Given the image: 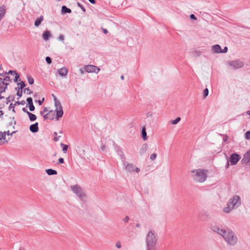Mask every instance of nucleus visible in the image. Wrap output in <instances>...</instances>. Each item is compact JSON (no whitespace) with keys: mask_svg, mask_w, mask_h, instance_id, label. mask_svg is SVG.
<instances>
[{"mask_svg":"<svg viewBox=\"0 0 250 250\" xmlns=\"http://www.w3.org/2000/svg\"><path fill=\"white\" fill-rule=\"evenodd\" d=\"M240 205V197L238 195H234L229 200L227 207L224 208L223 211L226 213H229L233 209L238 207Z\"/></svg>","mask_w":250,"mask_h":250,"instance_id":"obj_1","label":"nucleus"},{"mask_svg":"<svg viewBox=\"0 0 250 250\" xmlns=\"http://www.w3.org/2000/svg\"><path fill=\"white\" fill-rule=\"evenodd\" d=\"M207 172L208 170L204 169H198L192 171V173H195L194 175H193L194 179L200 183L206 181L207 178Z\"/></svg>","mask_w":250,"mask_h":250,"instance_id":"obj_2","label":"nucleus"},{"mask_svg":"<svg viewBox=\"0 0 250 250\" xmlns=\"http://www.w3.org/2000/svg\"><path fill=\"white\" fill-rule=\"evenodd\" d=\"M147 247H155L157 241V234L154 230H150L147 233L146 239Z\"/></svg>","mask_w":250,"mask_h":250,"instance_id":"obj_3","label":"nucleus"},{"mask_svg":"<svg viewBox=\"0 0 250 250\" xmlns=\"http://www.w3.org/2000/svg\"><path fill=\"white\" fill-rule=\"evenodd\" d=\"M226 241L230 245L234 246L237 242V238L232 230H228L223 237Z\"/></svg>","mask_w":250,"mask_h":250,"instance_id":"obj_4","label":"nucleus"},{"mask_svg":"<svg viewBox=\"0 0 250 250\" xmlns=\"http://www.w3.org/2000/svg\"><path fill=\"white\" fill-rule=\"evenodd\" d=\"M71 190L79 197L81 201H84L85 200L86 195L80 186L76 185L71 187Z\"/></svg>","mask_w":250,"mask_h":250,"instance_id":"obj_5","label":"nucleus"},{"mask_svg":"<svg viewBox=\"0 0 250 250\" xmlns=\"http://www.w3.org/2000/svg\"><path fill=\"white\" fill-rule=\"evenodd\" d=\"M54 104L56 107L55 110L56 113L55 118L56 120H59L60 118L62 117L63 114L62 107L60 101L56 102V104Z\"/></svg>","mask_w":250,"mask_h":250,"instance_id":"obj_6","label":"nucleus"},{"mask_svg":"<svg viewBox=\"0 0 250 250\" xmlns=\"http://www.w3.org/2000/svg\"><path fill=\"white\" fill-rule=\"evenodd\" d=\"M54 104L56 107L55 110L56 113L55 118L56 120H59L60 118L62 117L63 114L62 107L60 101L56 102V104Z\"/></svg>","mask_w":250,"mask_h":250,"instance_id":"obj_7","label":"nucleus"},{"mask_svg":"<svg viewBox=\"0 0 250 250\" xmlns=\"http://www.w3.org/2000/svg\"><path fill=\"white\" fill-rule=\"evenodd\" d=\"M228 64L232 67L234 69H238L244 66V63L240 60H236L228 62Z\"/></svg>","mask_w":250,"mask_h":250,"instance_id":"obj_8","label":"nucleus"},{"mask_svg":"<svg viewBox=\"0 0 250 250\" xmlns=\"http://www.w3.org/2000/svg\"><path fill=\"white\" fill-rule=\"evenodd\" d=\"M84 70L88 73H98L100 71V69L95 65L88 64L84 66Z\"/></svg>","mask_w":250,"mask_h":250,"instance_id":"obj_9","label":"nucleus"},{"mask_svg":"<svg viewBox=\"0 0 250 250\" xmlns=\"http://www.w3.org/2000/svg\"><path fill=\"white\" fill-rule=\"evenodd\" d=\"M241 156L236 153H233L230 155L229 161L231 165H235L240 160Z\"/></svg>","mask_w":250,"mask_h":250,"instance_id":"obj_10","label":"nucleus"},{"mask_svg":"<svg viewBox=\"0 0 250 250\" xmlns=\"http://www.w3.org/2000/svg\"><path fill=\"white\" fill-rule=\"evenodd\" d=\"M241 162L242 164H247L250 162V149L244 154Z\"/></svg>","mask_w":250,"mask_h":250,"instance_id":"obj_11","label":"nucleus"},{"mask_svg":"<svg viewBox=\"0 0 250 250\" xmlns=\"http://www.w3.org/2000/svg\"><path fill=\"white\" fill-rule=\"evenodd\" d=\"M9 84V82L2 81L0 82V90L1 91H5L7 89L8 85Z\"/></svg>","mask_w":250,"mask_h":250,"instance_id":"obj_12","label":"nucleus"},{"mask_svg":"<svg viewBox=\"0 0 250 250\" xmlns=\"http://www.w3.org/2000/svg\"><path fill=\"white\" fill-rule=\"evenodd\" d=\"M30 131L32 133H36L39 131V124L36 122L35 124H32L29 126Z\"/></svg>","mask_w":250,"mask_h":250,"instance_id":"obj_13","label":"nucleus"},{"mask_svg":"<svg viewBox=\"0 0 250 250\" xmlns=\"http://www.w3.org/2000/svg\"><path fill=\"white\" fill-rule=\"evenodd\" d=\"M198 218L202 221H207L209 217L207 212H201L198 216Z\"/></svg>","mask_w":250,"mask_h":250,"instance_id":"obj_14","label":"nucleus"},{"mask_svg":"<svg viewBox=\"0 0 250 250\" xmlns=\"http://www.w3.org/2000/svg\"><path fill=\"white\" fill-rule=\"evenodd\" d=\"M212 51L215 53H221L222 48L219 44H215L212 46Z\"/></svg>","mask_w":250,"mask_h":250,"instance_id":"obj_15","label":"nucleus"},{"mask_svg":"<svg viewBox=\"0 0 250 250\" xmlns=\"http://www.w3.org/2000/svg\"><path fill=\"white\" fill-rule=\"evenodd\" d=\"M52 36L50 32L48 30H45L42 34V38L44 41H47Z\"/></svg>","mask_w":250,"mask_h":250,"instance_id":"obj_16","label":"nucleus"},{"mask_svg":"<svg viewBox=\"0 0 250 250\" xmlns=\"http://www.w3.org/2000/svg\"><path fill=\"white\" fill-rule=\"evenodd\" d=\"M58 71L60 75L62 77L66 76L68 73V69L65 67H63L60 69H59Z\"/></svg>","mask_w":250,"mask_h":250,"instance_id":"obj_17","label":"nucleus"},{"mask_svg":"<svg viewBox=\"0 0 250 250\" xmlns=\"http://www.w3.org/2000/svg\"><path fill=\"white\" fill-rule=\"evenodd\" d=\"M72 12L71 10L67 7L65 5H63L61 9V13L62 14H70Z\"/></svg>","mask_w":250,"mask_h":250,"instance_id":"obj_18","label":"nucleus"},{"mask_svg":"<svg viewBox=\"0 0 250 250\" xmlns=\"http://www.w3.org/2000/svg\"><path fill=\"white\" fill-rule=\"evenodd\" d=\"M134 167L135 166L132 164H127L125 166V169L130 172H134Z\"/></svg>","mask_w":250,"mask_h":250,"instance_id":"obj_19","label":"nucleus"},{"mask_svg":"<svg viewBox=\"0 0 250 250\" xmlns=\"http://www.w3.org/2000/svg\"><path fill=\"white\" fill-rule=\"evenodd\" d=\"M148 146L146 144H144L141 147V148L140 149L139 151V153L140 155H143L148 149Z\"/></svg>","mask_w":250,"mask_h":250,"instance_id":"obj_20","label":"nucleus"},{"mask_svg":"<svg viewBox=\"0 0 250 250\" xmlns=\"http://www.w3.org/2000/svg\"><path fill=\"white\" fill-rule=\"evenodd\" d=\"M43 20V16L41 15L39 18H37L34 22V26L39 27Z\"/></svg>","mask_w":250,"mask_h":250,"instance_id":"obj_21","label":"nucleus"},{"mask_svg":"<svg viewBox=\"0 0 250 250\" xmlns=\"http://www.w3.org/2000/svg\"><path fill=\"white\" fill-rule=\"evenodd\" d=\"M141 136L143 140L146 141L147 139L146 128L145 126H143L141 130Z\"/></svg>","mask_w":250,"mask_h":250,"instance_id":"obj_22","label":"nucleus"},{"mask_svg":"<svg viewBox=\"0 0 250 250\" xmlns=\"http://www.w3.org/2000/svg\"><path fill=\"white\" fill-rule=\"evenodd\" d=\"M6 13V6L2 5L0 6V21L4 17Z\"/></svg>","mask_w":250,"mask_h":250,"instance_id":"obj_23","label":"nucleus"},{"mask_svg":"<svg viewBox=\"0 0 250 250\" xmlns=\"http://www.w3.org/2000/svg\"><path fill=\"white\" fill-rule=\"evenodd\" d=\"M45 172L48 175H54L57 174V171L52 168L45 169Z\"/></svg>","mask_w":250,"mask_h":250,"instance_id":"obj_24","label":"nucleus"},{"mask_svg":"<svg viewBox=\"0 0 250 250\" xmlns=\"http://www.w3.org/2000/svg\"><path fill=\"white\" fill-rule=\"evenodd\" d=\"M56 112L53 110H51L48 111V115L50 120H53L55 117V113Z\"/></svg>","mask_w":250,"mask_h":250,"instance_id":"obj_25","label":"nucleus"},{"mask_svg":"<svg viewBox=\"0 0 250 250\" xmlns=\"http://www.w3.org/2000/svg\"><path fill=\"white\" fill-rule=\"evenodd\" d=\"M27 115L28 116L29 119L31 122H33L37 119L36 115L31 112L28 113Z\"/></svg>","mask_w":250,"mask_h":250,"instance_id":"obj_26","label":"nucleus"},{"mask_svg":"<svg viewBox=\"0 0 250 250\" xmlns=\"http://www.w3.org/2000/svg\"><path fill=\"white\" fill-rule=\"evenodd\" d=\"M61 146L62 148V150L63 151V152L64 153H66L68 148V146L63 143H61Z\"/></svg>","mask_w":250,"mask_h":250,"instance_id":"obj_27","label":"nucleus"},{"mask_svg":"<svg viewBox=\"0 0 250 250\" xmlns=\"http://www.w3.org/2000/svg\"><path fill=\"white\" fill-rule=\"evenodd\" d=\"M210 229L212 231L218 233L220 231V228L216 225L211 226Z\"/></svg>","mask_w":250,"mask_h":250,"instance_id":"obj_28","label":"nucleus"},{"mask_svg":"<svg viewBox=\"0 0 250 250\" xmlns=\"http://www.w3.org/2000/svg\"><path fill=\"white\" fill-rule=\"evenodd\" d=\"M181 121V118L178 117H177L175 119L171 120L170 123L172 125H176Z\"/></svg>","mask_w":250,"mask_h":250,"instance_id":"obj_29","label":"nucleus"},{"mask_svg":"<svg viewBox=\"0 0 250 250\" xmlns=\"http://www.w3.org/2000/svg\"><path fill=\"white\" fill-rule=\"evenodd\" d=\"M26 107H28L29 108V109L30 111H34L35 109V106L33 104H26Z\"/></svg>","mask_w":250,"mask_h":250,"instance_id":"obj_30","label":"nucleus"},{"mask_svg":"<svg viewBox=\"0 0 250 250\" xmlns=\"http://www.w3.org/2000/svg\"><path fill=\"white\" fill-rule=\"evenodd\" d=\"M18 85H20V88L21 90L24 89V88L26 86V84L24 81H21L19 83H18Z\"/></svg>","mask_w":250,"mask_h":250,"instance_id":"obj_31","label":"nucleus"},{"mask_svg":"<svg viewBox=\"0 0 250 250\" xmlns=\"http://www.w3.org/2000/svg\"><path fill=\"white\" fill-rule=\"evenodd\" d=\"M2 81H5L6 82H11L12 80L10 79V77L9 76H5L3 79H2L0 77V82Z\"/></svg>","mask_w":250,"mask_h":250,"instance_id":"obj_32","label":"nucleus"},{"mask_svg":"<svg viewBox=\"0 0 250 250\" xmlns=\"http://www.w3.org/2000/svg\"><path fill=\"white\" fill-rule=\"evenodd\" d=\"M27 80L30 84H33L34 83V80L32 77L27 75Z\"/></svg>","mask_w":250,"mask_h":250,"instance_id":"obj_33","label":"nucleus"},{"mask_svg":"<svg viewBox=\"0 0 250 250\" xmlns=\"http://www.w3.org/2000/svg\"><path fill=\"white\" fill-rule=\"evenodd\" d=\"M208 89L207 88H206L203 90V99H205L208 95Z\"/></svg>","mask_w":250,"mask_h":250,"instance_id":"obj_34","label":"nucleus"},{"mask_svg":"<svg viewBox=\"0 0 250 250\" xmlns=\"http://www.w3.org/2000/svg\"><path fill=\"white\" fill-rule=\"evenodd\" d=\"M227 233L226 230L224 229H220V231L218 233L220 235H221L223 237H224V236L226 235V234Z\"/></svg>","mask_w":250,"mask_h":250,"instance_id":"obj_35","label":"nucleus"},{"mask_svg":"<svg viewBox=\"0 0 250 250\" xmlns=\"http://www.w3.org/2000/svg\"><path fill=\"white\" fill-rule=\"evenodd\" d=\"M11 97L9 96L6 98V104H8L11 101H13L14 100V96L12 97V99H11Z\"/></svg>","mask_w":250,"mask_h":250,"instance_id":"obj_36","label":"nucleus"},{"mask_svg":"<svg viewBox=\"0 0 250 250\" xmlns=\"http://www.w3.org/2000/svg\"><path fill=\"white\" fill-rule=\"evenodd\" d=\"M20 81V75L18 73H17L15 75V78L14 79V81L15 83H18Z\"/></svg>","mask_w":250,"mask_h":250,"instance_id":"obj_37","label":"nucleus"},{"mask_svg":"<svg viewBox=\"0 0 250 250\" xmlns=\"http://www.w3.org/2000/svg\"><path fill=\"white\" fill-rule=\"evenodd\" d=\"M193 53L194 54V56L195 57H199L202 54V52L199 51V50H194L193 52Z\"/></svg>","mask_w":250,"mask_h":250,"instance_id":"obj_38","label":"nucleus"},{"mask_svg":"<svg viewBox=\"0 0 250 250\" xmlns=\"http://www.w3.org/2000/svg\"><path fill=\"white\" fill-rule=\"evenodd\" d=\"M77 6L80 7L82 10L83 12H86V9L84 7V6L81 4L80 2H77Z\"/></svg>","mask_w":250,"mask_h":250,"instance_id":"obj_39","label":"nucleus"},{"mask_svg":"<svg viewBox=\"0 0 250 250\" xmlns=\"http://www.w3.org/2000/svg\"><path fill=\"white\" fill-rule=\"evenodd\" d=\"M245 138L246 140H250V131H247L245 133Z\"/></svg>","mask_w":250,"mask_h":250,"instance_id":"obj_40","label":"nucleus"},{"mask_svg":"<svg viewBox=\"0 0 250 250\" xmlns=\"http://www.w3.org/2000/svg\"><path fill=\"white\" fill-rule=\"evenodd\" d=\"M45 61L46 63L48 64H50L52 62L51 58L49 56L46 57Z\"/></svg>","mask_w":250,"mask_h":250,"instance_id":"obj_41","label":"nucleus"},{"mask_svg":"<svg viewBox=\"0 0 250 250\" xmlns=\"http://www.w3.org/2000/svg\"><path fill=\"white\" fill-rule=\"evenodd\" d=\"M44 101V98H42V100H35V102L38 103L39 105H41Z\"/></svg>","mask_w":250,"mask_h":250,"instance_id":"obj_42","label":"nucleus"},{"mask_svg":"<svg viewBox=\"0 0 250 250\" xmlns=\"http://www.w3.org/2000/svg\"><path fill=\"white\" fill-rule=\"evenodd\" d=\"M11 109H12V111L14 113L16 112L15 110V106L12 103H11L8 107V109L9 110H11Z\"/></svg>","mask_w":250,"mask_h":250,"instance_id":"obj_43","label":"nucleus"},{"mask_svg":"<svg viewBox=\"0 0 250 250\" xmlns=\"http://www.w3.org/2000/svg\"><path fill=\"white\" fill-rule=\"evenodd\" d=\"M17 73L16 70H9L8 72H7V74H11L12 75H15Z\"/></svg>","mask_w":250,"mask_h":250,"instance_id":"obj_44","label":"nucleus"},{"mask_svg":"<svg viewBox=\"0 0 250 250\" xmlns=\"http://www.w3.org/2000/svg\"><path fill=\"white\" fill-rule=\"evenodd\" d=\"M17 131H14L12 132L11 133L10 132L9 130L7 131H4V133H5V135H7L8 136H12L13 134H15Z\"/></svg>","mask_w":250,"mask_h":250,"instance_id":"obj_45","label":"nucleus"},{"mask_svg":"<svg viewBox=\"0 0 250 250\" xmlns=\"http://www.w3.org/2000/svg\"><path fill=\"white\" fill-rule=\"evenodd\" d=\"M26 91L27 92L28 94H31L33 93V91H31L29 87L24 88V89H23L24 92H25Z\"/></svg>","mask_w":250,"mask_h":250,"instance_id":"obj_46","label":"nucleus"},{"mask_svg":"<svg viewBox=\"0 0 250 250\" xmlns=\"http://www.w3.org/2000/svg\"><path fill=\"white\" fill-rule=\"evenodd\" d=\"M2 139L5 140V133L0 131V140Z\"/></svg>","mask_w":250,"mask_h":250,"instance_id":"obj_47","label":"nucleus"},{"mask_svg":"<svg viewBox=\"0 0 250 250\" xmlns=\"http://www.w3.org/2000/svg\"><path fill=\"white\" fill-rule=\"evenodd\" d=\"M117 153L119 155L122 157V156L124 155V152L121 149V148H119L117 150Z\"/></svg>","mask_w":250,"mask_h":250,"instance_id":"obj_48","label":"nucleus"},{"mask_svg":"<svg viewBox=\"0 0 250 250\" xmlns=\"http://www.w3.org/2000/svg\"><path fill=\"white\" fill-rule=\"evenodd\" d=\"M26 102H27V104H33V99L31 97H28L27 99H26Z\"/></svg>","mask_w":250,"mask_h":250,"instance_id":"obj_49","label":"nucleus"},{"mask_svg":"<svg viewBox=\"0 0 250 250\" xmlns=\"http://www.w3.org/2000/svg\"><path fill=\"white\" fill-rule=\"evenodd\" d=\"M157 157V154L155 153H152L150 156V159L151 160H154L156 159Z\"/></svg>","mask_w":250,"mask_h":250,"instance_id":"obj_50","label":"nucleus"},{"mask_svg":"<svg viewBox=\"0 0 250 250\" xmlns=\"http://www.w3.org/2000/svg\"><path fill=\"white\" fill-rule=\"evenodd\" d=\"M48 111H49L47 107H44L43 110L42 111H40V114L41 115H43V114H44V113L47 112H48Z\"/></svg>","mask_w":250,"mask_h":250,"instance_id":"obj_51","label":"nucleus"},{"mask_svg":"<svg viewBox=\"0 0 250 250\" xmlns=\"http://www.w3.org/2000/svg\"><path fill=\"white\" fill-rule=\"evenodd\" d=\"M189 18L191 20H194V21L197 20L196 17L193 14H191L190 15Z\"/></svg>","mask_w":250,"mask_h":250,"instance_id":"obj_52","label":"nucleus"},{"mask_svg":"<svg viewBox=\"0 0 250 250\" xmlns=\"http://www.w3.org/2000/svg\"><path fill=\"white\" fill-rule=\"evenodd\" d=\"M17 95L19 97H21L22 96V90H21V91H20L19 90H18L17 92Z\"/></svg>","mask_w":250,"mask_h":250,"instance_id":"obj_53","label":"nucleus"},{"mask_svg":"<svg viewBox=\"0 0 250 250\" xmlns=\"http://www.w3.org/2000/svg\"><path fill=\"white\" fill-rule=\"evenodd\" d=\"M228 48L227 46H225L224 49H222L221 53H226L228 52Z\"/></svg>","mask_w":250,"mask_h":250,"instance_id":"obj_54","label":"nucleus"},{"mask_svg":"<svg viewBox=\"0 0 250 250\" xmlns=\"http://www.w3.org/2000/svg\"><path fill=\"white\" fill-rule=\"evenodd\" d=\"M64 163V159L62 158H60L58 159V164H62Z\"/></svg>","mask_w":250,"mask_h":250,"instance_id":"obj_55","label":"nucleus"},{"mask_svg":"<svg viewBox=\"0 0 250 250\" xmlns=\"http://www.w3.org/2000/svg\"><path fill=\"white\" fill-rule=\"evenodd\" d=\"M43 116V118L44 119V120H47V119H49V116H48V113L45 115L43 114V115H42Z\"/></svg>","mask_w":250,"mask_h":250,"instance_id":"obj_56","label":"nucleus"},{"mask_svg":"<svg viewBox=\"0 0 250 250\" xmlns=\"http://www.w3.org/2000/svg\"><path fill=\"white\" fill-rule=\"evenodd\" d=\"M64 39V36L62 34H61L58 38L59 41H63Z\"/></svg>","mask_w":250,"mask_h":250,"instance_id":"obj_57","label":"nucleus"},{"mask_svg":"<svg viewBox=\"0 0 250 250\" xmlns=\"http://www.w3.org/2000/svg\"><path fill=\"white\" fill-rule=\"evenodd\" d=\"M6 75H7V72L4 71L2 73H0V77L1 76V77H3L4 78L5 76H6Z\"/></svg>","mask_w":250,"mask_h":250,"instance_id":"obj_58","label":"nucleus"},{"mask_svg":"<svg viewBox=\"0 0 250 250\" xmlns=\"http://www.w3.org/2000/svg\"><path fill=\"white\" fill-rule=\"evenodd\" d=\"M22 111H23V112H24V113H26L27 115H28V113H30V112L28 111L27 110V109H26V108H25V107H23V108H22Z\"/></svg>","mask_w":250,"mask_h":250,"instance_id":"obj_59","label":"nucleus"},{"mask_svg":"<svg viewBox=\"0 0 250 250\" xmlns=\"http://www.w3.org/2000/svg\"><path fill=\"white\" fill-rule=\"evenodd\" d=\"M129 220V218L128 216H126L125 217V218L123 219V221L125 222V223H126L128 221V220Z\"/></svg>","mask_w":250,"mask_h":250,"instance_id":"obj_60","label":"nucleus"},{"mask_svg":"<svg viewBox=\"0 0 250 250\" xmlns=\"http://www.w3.org/2000/svg\"><path fill=\"white\" fill-rule=\"evenodd\" d=\"M147 250H155V247H147Z\"/></svg>","mask_w":250,"mask_h":250,"instance_id":"obj_61","label":"nucleus"},{"mask_svg":"<svg viewBox=\"0 0 250 250\" xmlns=\"http://www.w3.org/2000/svg\"><path fill=\"white\" fill-rule=\"evenodd\" d=\"M116 246L118 248H121V244L120 242H117L116 243Z\"/></svg>","mask_w":250,"mask_h":250,"instance_id":"obj_62","label":"nucleus"},{"mask_svg":"<svg viewBox=\"0 0 250 250\" xmlns=\"http://www.w3.org/2000/svg\"><path fill=\"white\" fill-rule=\"evenodd\" d=\"M91 3L95 4L96 3V0H88Z\"/></svg>","mask_w":250,"mask_h":250,"instance_id":"obj_63","label":"nucleus"},{"mask_svg":"<svg viewBox=\"0 0 250 250\" xmlns=\"http://www.w3.org/2000/svg\"><path fill=\"white\" fill-rule=\"evenodd\" d=\"M16 125V121H14L13 122H11L10 123H9V124H8V125L9 126H10L11 125Z\"/></svg>","mask_w":250,"mask_h":250,"instance_id":"obj_64","label":"nucleus"}]
</instances>
